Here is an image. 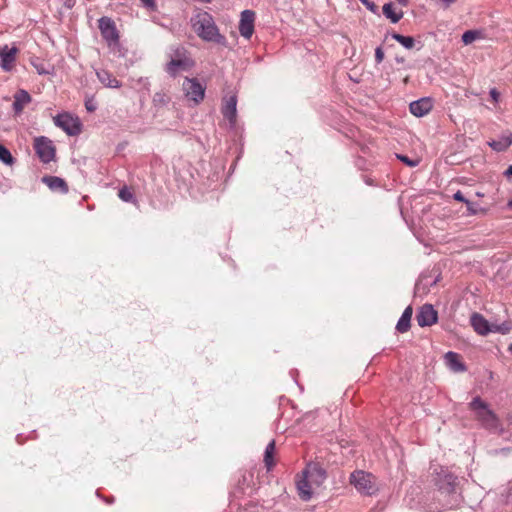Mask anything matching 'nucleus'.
Segmentation results:
<instances>
[{"label":"nucleus","instance_id":"nucleus-1","mask_svg":"<svg viewBox=\"0 0 512 512\" xmlns=\"http://www.w3.org/2000/svg\"><path fill=\"white\" fill-rule=\"evenodd\" d=\"M190 23L193 31L203 41L226 45V37L220 33L213 16L207 11L197 9Z\"/></svg>","mask_w":512,"mask_h":512},{"label":"nucleus","instance_id":"nucleus-2","mask_svg":"<svg viewBox=\"0 0 512 512\" xmlns=\"http://www.w3.org/2000/svg\"><path fill=\"white\" fill-rule=\"evenodd\" d=\"M433 482L440 495L446 499L443 503L444 509H453L460 503V495L456 492L457 477L448 469L439 467L434 469Z\"/></svg>","mask_w":512,"mask_h":512},{"label":"nucleus","instance_id":"nucleus-3","mask_svg":"<svg viewBox=\"0 0 512 512\" xmlns=\"http://www.w3.org/2000/svg\"><path fill=\"white\" fill-rule=\"evenodd\" d=\"M326 471L317 463H309L296 480L299 497L303 501H309L313 495V489L322 485L326 479Z\"/></svg>","mask_w":512,"mask_h":512},{"label":"nucleus","instance_id":"nucleus-4","mask_svg":"<svg viewBox=\"0 0 512 512\" xmlns=\"http://www.w3.org/2000/svg\"><path fill=\"white\" fill-rule=\"evenodd\" d=\"M469 406L482 427L488 430H496L499 427L498 417L479 396L473 398Z\"/></svg>","mask_w":512,"mask_h":512},{"label":"nucleus","instance_id":"nucleus-5","mask_svg":"<svg viewBox=\"0 0 512 512\" xmlns=\"http://www.w3.org/2000/svg\"><path fill=\"white\" fill-rule=\"evenodd\" d=\"M350 483L363 495H374L378 491L375 477L368 472L357 470L350 475Z\"/></svg>","mask_w":512,"mask_h":512},{"label":"nucleus","instance_id":"nucleus-6","mask_svg":"<svg viewBox=\"0 0 512 512\" xmlns=\"http://www.w3.org/2000/svg\"><path fill=\"white\" fill-rule=\"evenodd\" d=\"M33 146L41 162L47 164L55 159L56 149L49 138L45 136L36 137Z\"/></svg>","mask_w":512,"mask_h":512},{"label":"nucleus","instance_id":"nucleus-7","mask_svg":"<svg viewBox=\"0 0 512 512\" xmlns=\"http://www.w3.org/2000/svg\"><path fill=\"white\" fill-rule=\"evenodd\" d=\"M54 124L70 136L78 135L82 125L77 117L69 113H59L54 117Z\"/></svg>","mask_w":512,"mask_h":512},{"label":"nucleus","instance_id":"nucleus-8","mask_svg":"<svg viewBox=\"0 0 512 512\" xmlns=\"http://www.w3.org/2000/svg\"><path fill=\"white\" fill-rule=\"evenodd\" d=\"M185 96L195 104L200 103L205 96V86L196 78H185L183 82Z\"/></svg>","mask_w":512,"mask_h":512},{"label":"nucleus","instance_id":"nucleus-9","mask_svg":"<svg viewBox=\"0 0 512 512\" xmlns=\"http://www.w3.org/2000/svg\"><path fill=\"white\" fill-rule=\"evenodd\" d=\"M98 22L103 39L109 45L117 44L119 41V34L114 21L109 17H101Z\"/></svg>","mask_w":512,"mask_h":512},{"label":"nucleus","instance_id":"nucleus-10","mask_svg":"<svg viewBox=\"0 0 512 512\" xmlns=\"http://www.w3.org/2000/svg\"><path fill=\"white\" fill-rule=\"evenodd\" d=\"M195 65L191 57H184L181 59H170L165 66V71L171 76L176 77L180 72L189 71Z\"/></svg>","mask_w":512,"mask_h":512},{"label":"nucleus","instance_id":"nucleus-11","mask_svg":"<svg viewBox=\"0 0 512 512\" xmlns=\"http://www.w3.org/2000/svg\"><path fill=\"white\" fill-rule=\"evenodd\" d=\"M255 13L252 10H244L241 12L239 22L240 35L246 39H250L254 33Z\"/></svg>","mask_w":512,"mask_h":512},{"label":"nucleus","instance_id":"nucleus-12","mask_svg":"<svg viewBox=\"0 0 512 512\" xmlns=\"http://www.w3.org/2000/svg\"><path fill=\"white\" fill-rule=\"evenodd\" d=\"M420 327L431 326L438 320V313L431 304H424L416 315Z\"/></svg>","mask_w":512,"mask_h":512},{"label":"nucleus","instance_id":"nucleus-13","mask_svg":"<svg viewBox=\"0 0 512 512\" xmlns=\"http://www.w3.org/2000/svg\"><path fill=\"white\" fill-rule=\"evenodd\" d=\"M17 53L18 49L15 46L9 47L8 45H4L0 47V67L5 72H10L13 69Z\"/></svg>","mask_w":512,"mask_h":512},{"label":"nucleus","instance_id":"nucleus-14","mask_svg":"<svg viewBox=\"0 0 512 512\" xmlns=\"http://www.w3.org/2000/svg\"><path fill=\"white\" fill-rule=\"evenodd\" d=\"M432 109V101L430 98H421L419 100L413 101L409 105V110L411 114L416 117H422L430 112Z\"/></svg>","mask_w":512,"mask_h":512},{"label":"nucleus","instance_id":"nucleus-15","mask_svg":"<svg viewBox=\"0 0 512 512\" xmlns=\"http://www.w3.org/2000/svg\"><path fill=\"white\" fill-rule=\"evenodd\" d=\"M470 323L475 332H477L479 335L485 336L489 333H491V326L490 324L481 314L479 313H473L470 318Z\"/></svg>","mask_w":512,"mask_h":512},{"label":"nucleus","instance_id":"nucleus-16","mask_svg":"<svg viewBox=\"0 0 512 512\" xmlns=\"http://www.w3.org/2000/svg\"><path fill=\"white\" fill-rule=\"evenodd\" d=\"M237 97L235 95L230 96L225 100V103L222 107V114L224 118H226L231 125H234L236 122L237 116Z\"/></svg>","mask_w":512,"mask_h":512},{"label":"nucleus","instance_id":"nucleus-17","mask_svg":"<svg viewBox=\"0 0 512 512\" xmlns=\"http://www.w3.org/2000/svg\"><path fill=\"white\" fill-rule=\"evenodd\" d=\"M31 102L30 94L23 89L18 90L14 95L13 111L15 114H20L24 107Z\"/></svg>","mask_w":512,"mask_h":512},{"label":"nucleus","instance_id":"nucleus-18","mask_svg":"<svg viewBox=\"0 0 512 512\" xmlns=\"http://www.w3.org/2000/svg\"><path fill=\"white\" fill-rule=\"evenodd\" d=\"M447 366L454 372L466 371L465 364L461 361V357L458 353L449 351L444 356Z\"/></svg>","mask_w":512,"mask_h":512},{"label":"nucleus","instance_id":"nucleus-19","mask_svg":"<svg viewBox=\"0 0 512 512\" xmlns=\"http://www.w3.org/2000/svg\"><path fill=\"white\" fill-rule=\"evenodd\" d=\"M42 181L52 190L58 191L62 194H66L68 192V185L64 179L57 176H45Z\"/></svg>","mask_w":512,"mask_h":512},{"label":"nucleus","instance_id":"nucleus-20","mask_svg":"<svg viewBox=\"0 0 512 512\" xmlns=\"http://www.w3.org/2000/svg\"><path fill=\"white\" fill-rule=\"evenodd\" d=\"M488 145L497 152H503L512 145V133L507 132L501 136L499 140H492Z\"/></svg>","mask_w":512,"mask_h":512},{"label":"nucleus","instance_id":"nucleus-21","mask_svg":"<svg viewBox=\"0 0 512 512\" xmlns=\"http://www.w3.org/2000/svg\"><path fill=\"white\" fill-rule=\"evenodd\" d=\"M412 314H413L412 307L411 306L406 307L396 324V330L399 333H405L410 329Z\"/></svg>","mask_w":512,"mask_h":512},{"label":"nucleus","instance_id":"nucleus-22","mask_svg":"<svg viewBox=\"0 0 512 512\" xmlns=\"http://www.w3.org/2000/svg\"><path fill=\"white\" fill-rule=\"evenodd\" d=\"M97 77H98L99 81L108 88L121 87V82L118 81L110 72H108L106 70L98 71Z\"/></svg>","mask_w":512,"mask_h":512},{"label":"nucleus","instance_id":"nucleus-23","mask_svg":"<svg viewBox=\"0 0 512 512\" xmlns=\"http://www.w3.org/2000/svg\"><path fill=\"white\" fill-rule=\"evenodd\" d=\"M275 440L270 441L264 452V464L267 471H271L275 466L274 454H275Z\"/></svg>","mask_w":512,"mask_h":512},{"label":"nucleus","instance_id":"nucleus-24","mask_svg":"<svg viewBox=\"0 0 512 512\" xmlns=\"http://www.w3.org/2000/svg\"><path fill=\"white\" fill-rule=\"evenodd\" d=\"M383 14L388 19H390L392 23L399 22L401 20V18L403 17V12L402 11L396 12L393 4L391 2L384 4Z\"/></svg>","mask_w":512,"mask_h":512},{"label":"nucleus","instance_id":"nucleus-25","mask_svg":"<svg viewBox=\"0 0 512 512\" xmlns=\"http://www.w3.org/2000/svg\"><path fill=\"white\" fill-rule=\"evenodd\" d=\"M392 38L400 43L406 49H412L415 45V40L411 36H404L398 33H393Z\"/></svg>","mask_w":512,"mask_h":512},{"label":"nucleus","instance_id":"nucleus-26","mask_svg":"<svg viewBox=\"0 0 512 512\" xmlns=\"http://www.w3.org/2000/svg\"><path fill=\"white\" fill-rule=\"evenodd\" d=\"M152 101L155 107H163L169 103L170 97L165 92L160 91L153 95Z\"/></svg>","mask_w":512,"mask_h":512},{"label":"nucleus","instance_id":"nucleus-27","mask_svg":"<svg viewBox=\"0 0 512 512\" xmlns=\"http://www.w3.org/2000/svg\"><path fill=\"white\" fill-rule=\"evenodd\" d=\"M0 161L9 166L15 163V158L11 152L2 144H0Z\"/></svg>","mask_w":512,"mask_h":512},{"label":"nucleus","instance_id":"nucleus-28","mask_svg":"<svg viewBox=\"0 0 512 512\" xmlns=\"http://www.w3.org/2000/svg\"><path fill=\"white\" fill-rule=\"evenodd\" d=\"M511 328H512V323L510 321H505L501 324L492 323L491 333L507 334L510 332Z\"/></svg>","mask_w":512,"mask_h":512},{"label":"nucleus","instance_id":"nucleus-29","mask_svg":"<svg viewBox=\"0 0 512 512\" xmlns=\"http://www.w3.org/2000/svg\"><path fill=\"white\" fill-rule=\"evenodd\" d=\"M466 207H467V211H468L469 215H477L479 213H483V214L486 213V209L478 207L477 204L471 202L470 200H468L466 202Z\"/></svg>","mask_w":512,"mask_h":512},{"label":"nucleus","instance_id":"nucleus-30","mask_svg":"<svg viewBox=\"0 0 512 512\" xmlns=\"http://www.w3.org/2000/svg\"><path fill=\"white\" fill-rule=\"evenodd\" d=\"M118 196L124 202H132L134 201V194L127 187H123L119 190Z\"/></svg>","mask_w":512,"mask_h":512},{"label":"nucleus","instance_id":"nucleus-31","mask_svg":"<svg viewBox=\"0 0 512 512\" xmlns=\"http://www.w3.org/2000/svg\"><path fill=\"white\" fill-rule=\"evenodd\" d=\"M478 36V32L474 30H467L462 35V42L466 45L472 43Z\"/></svg>","mask_w":512,"mask_h":512},{"label":"nucleus","instance_id":"nucleus-32","mask_svg":"<svg viewBox=\"0 0 512 512\" xmlns=\"http://www.w3.org/2000/svg\"><path fill=\"white\" fill-rule=\"evenodd\" d=\"M184 57H190L188 51L184 47L177 46L175 49H173V55L171 56V59H181Z\"/></svg>","mask_w":512,"mask_h":512},{"label":"nucleus","instance_id":"nucleus-33","mask_svg":"<svg viewBox=\"0 0 512 512\" xmlns=\"http://www.w3.org/2000/svg\"><path fill=\"white\" fill-rule=\"evenodd\" d=\"M31 64L33 65V67L36 69V71L40 75H47L50 73L49 70L45 67V64L43 62L36 60V61H32Z\"/></svg>","mask_w":512,"mask_h":512},{"label":"nucleus","instance_id":"nucleus-34","mask_svg":"<svg viewBox=\"0 0 512 512\" xmlns=\"http://www.w3.org/2000/svg\"><path fill=\"white\" fill-rule=\"evenodd\" d=\"M85 108L88 112H94L97 109V103L93 96L86 97Z\"/></svg>","mask_w":512,"mask_h":512},{"label":"nucleus","instance_id":"nucleus-35","mask_svg":"<svg viewBox=\"0 0 512 512\" xmlns=\"http://www.w3.org/2000/svg\"><path fill=\"white\" fill-rule=\"evenodd\" d=\"M369 11L372 13H377V6L374 2L370 0H359Z\"/></svg>","mask_w":512,"mask_h":512},{"label":"nucleus","instance_id":"nucleus-36","mask_svg":"<svg viewBox=\"0 0 512 512\" xmlns=\"http://www.w3.org/2000/svg\"><path fill=\"white\" fill-rule=\"evenodd\" d=\"M398 159H400L402 162L407 164L409 167H415L418 164V161L411 160L407 156L404 155H397Z\"/></svg>","mask_w":512,"mask_h":512},{"label":"nucleus","instance_id":"nucleus-37","mask_svg":"<svg viewBox=\"0 0 512 512\" xmlns=\"http://www.w3.org/2000/svg\"><path fill=\"white\" fill-rule=\"evenodd\" d=\"M384 59V51L382 49V47H377L375 49V61L377 64H380Z\"/></svg>","mask_w":512,"mask_h":512},{"label":"nucleus","instance_id":"nucleus-38","mask_svg":"<svg viewBox=\"0 0 512 512\" xmlns=\"http://www.w3.org/2000/svg\"><path fill=\"white\" fill-rule=\"evenodd\" d=\"M489 95L491 97V99L495 102V103H498L499 99H500V93L498 92V90L496 88H492L490 89L489 91Z\"/></svg>","mask_w":512,"mask_h":512},{"label":"nucleus","instance_id":"nucleus-39","mask_svg":"<svg viewBox=\"0 0 512 512\" xmlns=\"http://www.w3.org/2000/svg\"><path fill=\"white\" fill-rule=\"evenodd\" d=\"M453 198H454V200L463 202L465 204L468 201V199L465 198V196L463 195V193L460 190H458L456 193H454Z\"/></svg>","mask_w":512,"mask_h":512},{"label":"nucleus","instance_id":"nucleus-40","mask_svg":"<svg viewBox=\"0 0 512 512\" xmlns=\"http://www.w3.org/2000/svg\"><path fill=\"white\" fill-rule=\"evenodd\" d=\"M437 3H439L443 8L447 9L450 7L451 4H453L456 0H435Z\"/></svg>","mask_w":512,"mask_h":512},{"label":"nucleus","instance_id":"nucleus-41","mask_svg":"<svg viewBox=\"0 0 512 512\" xmlns=\"http://www.w3.org/2000/svg\"><path fill=\"white\" fill-rule=\"evenodd\" d=\"M146 7H153L155 5L154 0H140Z\"/></svg>","mask_w":512,"mask_h":512},{"label":"nucleus","instance_id":"nucleus-42","mask_svg":"<svg viewBox=\"0 0 512 512\" xmlns=\"http://www.w3.org/2000/svg\"><path fill=\"white\" fill-rule=\"evenodd\" d=\"M505 176L510 177L512 176V165H510L506 171L504 172Z\"/></svg>","mask_w":512,"mask_h":512},{"label":"nucleus","instance_id":"nucleus-43","mask_svg":"<svg viewBox=\"0 0 512 512\" xmlns=\"http://www.w3.org/2000/svg\"><path fill=\"white\" fill-rule=\"evenodd\" d=\"M400 5L402 6H407L408 5V2L409 0H396Z\"/></svg>","mask_w":512,"mask_h":512},{"label":"nucleus","instance_id":"nucleus-44","mask_svg":"<svg viewBox=\"0 0 512 512\" xmlns=\"http://www.w3.org/2000/svg\"><path fill=\"white\" fill-rule=\"evenodd\" d=\"M365 182H366L368 185H372V184H373V181H372L371 179H369V178H367V179L365 180Z\"/></svg>","mask_w":512,"mask_h":512},{"label":"nucleus","instance_id":"nucleus-45","mask_svg":"<svg viewBox=\"0 0 512 512\" xmlns=\"http://www.w3.org/2000/svg\"><path fill=\"white\" fill-rule=\"evenodd\" d=\"M507 206H508L509 208H512V198L508 201Z\"/></svg>","mask_w":512,"mask_h":512},{"label":"nucleus","instance_id":"nucleus-46","mask_svg":"<svg viewBox=\"0 0 512 512\" xmlns=\"http://www.w3.org/2000/svg\"><path fill=\"white\" fill-rule=\"evenodd\" d=\"M476 195H477L478 197H483V196H484V194H483V193H481V192H477V193H476Z\"/></svg>","mask_w":512,"mask_h":512},{"label":"nucleus","instance_id":"nucleus-47","mask_svg":"<svg viewBox=\"0 0 512 512\" xmlns=\"http://www.w3.org/2000/svg\"><path fill=\"white\" fill-rule=\"evenodd\" d=\"M398 62H403L404 60L402 58H397Z\"/></svg>","mask_w":512,"mask_h":512},{"label":"nucleus","instance_id":"nucleus-48","mask_svg":"<svg viewBox=\"0 0 512 512\" xmlns=\"http://www.w3.org/2000/svg\"><path fill=\"white\" fill-rule=\"evenodd\" d=\"M509 351L512 353V344L509 346Z\"/></svg>","mask_w":512,"mask_h":512}]
</instances>
